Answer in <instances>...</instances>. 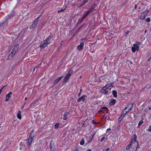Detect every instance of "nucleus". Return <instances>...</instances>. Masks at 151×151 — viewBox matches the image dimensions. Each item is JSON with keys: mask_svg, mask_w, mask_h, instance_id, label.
I'll list each match as a JSON object with an SVG mask.
<instances>
[{"mask_svg": "<svg viewBox=\"0 0 151 151\" xmlns=\"http://www.w3.org/2000/svg\"><path fill=\"white\" fill-rule=\"evenodd\" d=\"M141 45L140 42H136L135 44L133 45V47H132V52H134L136 50L138 51L139 50V46Z\"/></svg>", "mask_w": 151, "mask_h": 151, "instance_id": "obj_1", "label": "nucleus"}, {"mask_svg": "<svg viewBox=\"0 0 151 151\" xmlns=\"http://www.w3.org/2000/svg\"><path fill=\"white\" fill-rule=\"evenodd\" d=\"M149 12V10L148 9H146L145 12H142L140 15V19L142 20H144Z\"/></svg>", "mask_w": 151, "mask_h": 151, "instance_id": "obj_2", "label": "nucleus"}, {"mask_svg": "<svg viewBox=\"0 0 151 151\" xmlns=\"http://www.w3.org/2000/svg\"><path fill=\"white\" fill-rule=\"evenodd\" d=\"M49 44V42H46L45 40H44L41 43L40 47L41 48H44Z\"/></svg>", "mask_w": 151, "mask_h": 151, "instance_id": "obj_3", "label": "nucleus"}, {"mask_svg": "<svg viewBox=\"0 0 151 151\" xmlns=\"http://www.w3.org/2000/svg\"><path fill=\"white\" fill-rule=\"evenodd\" d=\"M63 76H62L58 78H57L55 80L54 82H53V83H52V85H53V86H54L55 85L57 84L60 81L61 79L63 78Z\"/></svg>", "mask_w": 151, "mask_h": 151, "instance_id": "obj_4", "label": "nucleus"}, {"mask_svg": "<svg viewBox=\"0 0 151 151\" xmlns=\"http://www.w3.org/2000/svg\"><path fill=\"white\" fill-rule=\"evenodd\" d=\"M70 77V76H69V75L67 74L65 76L64 78L63 81V84L65 83Z\"/></svg>", "mask_w": 151, "mask_h": 151, "instance_id": "obj_5", "label": "nucleus"}, {"mask_svg": "<svg viewBox=\"0 0 151 151\" xmlns=\"http://www.w3.org/2000/svg\"><path fill=\"white\" fill-rule=\"evenodd\" d=\"M15 53L12 51L9 55L7 60H10L12 59V58L14 55Z\"/></svg>", "mask_w": 151, "mask_h": 151, "instance_id": "obj_6", "label": "nucleus"}, {"mask_svg": "<svg viewBox=\"0 0 151 151\" xmlns=\"http://www.w3.org/2000/svg\"><path fill=\"white\" fill-rule=\"evenodd\" d=\"M84 43L83 42H81L80 45L77 47V49L78 50H82L83 47Z\"/></svg>", "mask_w": 151, "mask_h": 151, "instance_id": "obj_7", "label": "nucleus"}, {"mask_svg": "<svg viewBox=\"0 0 151 151\" xmlns=\"http://www.w3.org/2000/svg\"><path fill=\"white\" fill-rule=\"evenodd\" d=\"M86 96L84 95L82 96L81 97L79 98L78 100H77V102H80L81 101H83L85 100V97Z\"/></svg>", "mask_w": 151, "mask_h": 151, "instance_id": "obj_8", "label": "nucleus"}, {"mask_svg": "<svg viewBox=\"0 0 151 151\" xmlns=\"http://www.w3.org/2000/svg\"><path fill=\"white\" fill-rule=\"evenodd\" d=\"M18 45L17 44H16L14 46V48H13V49L12 50V51L16 53L17 52L18 50Z\"/></svg>", "mask_w": 151, "mask_h": 151, "instance_id": "obj_9", "label": "nucleus"}, {"mask_svg": "<svg viewBox=\"0 0 151 151\" xmlns=\"http://www.w3.org/2000/svg\"><path fill=\"white\" fill-rule=\"evenodd\" d=\"M14 15V13L13 12L10 14L9 15L7 16L6 18V21L7 20L9 19H10L13 17Z\"/></svg>", "mask_w": 151, "mask_h": 151, "instance_id": "obj_10", "label": "nucleus"}, {"mask_svg": "<svg viewBox=\"0 0 151 151\" xmlns=\"http://www.w3.org/2000/svg\"><path fill=\"white\" fill-rule=\"evenodd\" d=\"M41 16V15H40L34 21L33 24L32 25V26L34 27L39 22L38 19Z\"/></svg>", "mask_w": 151, "mask_h": 151, "instance_id": "obj_11", "label": "nucleus"}, {"mask_svg": "<svg viewBox=\"0 0 151 151\" xmlns=\"http://www.w3.org/2000/svg\"><path fill=\"white\" fill-rule=\"evenodd\" d=\"M33 139L29 138L28 140V142H27V146H29L31 145L32 142L33 140Z\"/></svg>", "mask_w": 151, "mask_h": 151, "instance_id": "obj_12", "label": "nucleus"}, {"mask_svg": "<svg viewBox=\"0 0 151 151\" xmlns=\"http://www.w3.org/2000/svg\"><path fill=\"white\" fill-rule=\"evenodd\" d=\"M70 113L69 112H65L63 117V119L65 120H67V115Z\"/></svg>", "mask_w": 151, "mask_h": 151, "instance_id": "obj_13", "label": "nucleus"}, {"mask_svg": "<svg viewBox=\"0 0 151 151\" xmlns=\"http://www.w3.org/2000/svg\"><path fill=\"white\" fill-rule=\"evenodd\" d=\"M133 103H131V104H129L127 105V107H130V108L129 109L128 111H129L130 110H131L132 108H133Z\"/></svg>", "mask_w": 151, "mask_h": 151, "instance_id": "obj_14", "label": "nucleus"}, {"mask_svg": "<svg viewBox=\"0 0 151 151\" xmlns=\"http://www.w3.org/2000/svg\"><path fill=\"white\" fill-rule=\"evenodd\" d=\"M116 100L115 99H113L110 101L109 103V105L110 106L113 105L116 103Z\"/></svg>", "mask_w": 151, "mask_h": 151, "instance_id": "obj_15", "label": "nucleus"}, {"mask_svg": "<svg viewBox=\"0 0 151 151\" xmlns=\"http://www.w3.org/2000/svg\"><path fill=\"white\" fill-rule=\"evenodd\" d=\"M17 116L18 118L19 119H21V111H18L17 115Z\"/></svg>", "mask_w": 151, "mask_h": 151, "instance_id": "obj_16", "label": "nucleus"}, {"mask_svg": "<svg viewBox=\"0 0 151 151\" xmlns=\"http://www.w3.org/2000/svg\"><path fill=\"white\" fill-rule=\"evenodd\" d=\"M132 140L130 142V143H129V144L128 145V146L126 148V149L127 150H129V148H130V147H131L132 144L133 143V142L132 141Z\"/></svg>", "mask_w": 151, "mask_h": 151, "instance_id": "obj_17", "label": "nucleus"}, {"mask_svg": "<svg viewBox=\"0 0 151 151\" xmlns=\"http://www.w3.org/2000/svg\"><path fill=\"white\" fill-rule=\"evenodd\" d=\"M105 109H108L107 107H102L101 108H100V110L98 112L99 113L102 112L103 111V110Z\"/></svg>", "mask_w": 151, "mask_h": 151, "instance_id": "obj_18", "label": "nucleus"}, {"mask_svg": "<svg viewBox=\"0 0 151 151\" xmlns=\"http://www.w3.org/2000/svg\"><path fill=\"white\" fill-rule=\"evenodd\" d=\"M112 93L114 97L115 98L117 97V91L116 90H113L112 91Z\"/></svg>", "mask_w": 151, "mask_h": 151, "instance_id": "obj_19", "label": "nucleus"}, {"mask_svg": "<svg viewBox=\"0 0 151 151\" xmlns=\"http://www.w3.org/2000/svg\"><path fill=\"white\" fill-rule=\"evenodd\" d=\"M127 112L128 111L123 110L122 113V115L121 116L124 117L125 115L127 114Z\"/></svg>", "mask_w": 151, "mask_h": 151, "instance_id": "obj_20", "label": "nucleus"}, {"mask_svg": "<svg viewBox=\"0 0 151 151\" xmlns=\"http://www.w3.org/2000/svg\"><path fill=\"white\" fill-rule=\"evenodd\" d=\"M52 37V36H49L48 37H47L46 39L45 40L46 42H49V40H50V39Z\"/></svg>", "mask_w": 151, "mask_h": 151, "instance_id": "obj_21", "label": "nucleus"}, {"mask_svg": "<svg viewBox=\"0 0 151 151\" xmlns=\"http://www.w3.org/2000/svg\"><path fill=\"white\" fill-rule=\"evenodd\" d=\"M6 98L5 100L6 101H9V99L10 97V96L8 94L6 95Z\"/></svg>", "mask_w": 151, "mask_h": 151, "instance_id": "obj_22", "label": "nucleus"}, {"mask_svg": "<svg viewBox=\"0 0 151 151\" xmlns=\"http://www.w3.org/2000/svg\"><path fill=\"white\" fill-rule=\"evenodd\" d=\"M90 12L88 11L86 14L83 16V19H85L89 14H90Z\"/></svg>", "mask_w": 151, "mask_h": 151, "instance_id": "obj_23", "label": "nucleus"}, {"mask_svg": "<svg viewBox=\"0 0 151 151\" xmlns=\"http://www.w3.org/2000/svg\"><path fill=\"white\" fill-rule=\"evenodd\" d=\"M106 90L105 88V87L104 88V87H103L101 89L100 92L101 93H104L106 91Z\"/></svg>", "mask_w": 151, "mask_h": 151, "instance_id": "obj_24", "label": "nucleus"}, {"mask_svg": "<svg viewBox=\"0 0 151 151\" xmlns=\"http://www.w3.org/2000/svg\"><path fill=\"white\" fill-rule=\"evenodd\" d=\"M134 142H137L138 141H137V136L136 134H134Z\"/></svg>", "mask_w": 151, "mask_h": 151, "instance_id": "obj_25", "label": "nucleus"}, {"mask_svg": "<svg viewBox=\"0 0 151 151\" xmlns=\"http://www.w3.org/2000/svg\"><path fill=\"white\" fill-rule=\"evenodd\" d=\"M85 141L84 140V139L83 138L81 140V141L80 142V144L81 145H83Z\"/></svg>", "mask_w": 151, "mask_h": 151, "instance_id": "obj_26", "label": "nucleus"}, {"mask_svg": "<svg viewBox=\"0 0 151 151\" xmlns=\"http://www.w3.org/2000/svg\"><path fill=\"white\" fill-rule=\"evenodd\" d=\"M8 24L7 22H6V21L3 22V23H0V25L1 26V27L3 25H4L6 24V25H7Z\"/></svg>", "mask_w": 151, "mask_h": 151, "instance_id": "obj_27", "label": "nucleus"}, {"mask_svg": "<svg viewBox=\"0 0 151 151\" xmlns=\"http://www.w3.org/2000/svg\"><path fill=\"white\" fill-rule=\"evenodd\" d=\"M87 2L86 0H84L82 3L80 5V6H81L84 5H85L86 3Z\"/></svg>", "mask_w": 151, "mask_h": 151, "instance_id": "obj_28", "label": "nucleus"}, {"mask_svg": "<svg viewBox=\"0 0 151 151\" xmlns=\"http://www.w3.org/2000/svg\"><path fill=\"white\" fill-rule=\"evenodd\" d=\"M34 137V134H32V133H31L30 134L29 138H32L33 139V138Z\"/></svg>", "mask_w": 151, "mask_h": 151, "instance_id": "obj_29", "label": "nucleus"}, {"mask_svg": "<svg viewBox=\"0 0 151 151\" xmlns=\"http://www.w3.org/2000/svg\"><path fill=\"white\" fill-rule=\"evenodd\" d=\"M124 117L123 116H121L118 119V121H119V123L122 121V119H123Z\"/></svg>", "mask_w": 151, "mask_h": 151, "instance_id": "obj_30", "label": "nucleus"}, {"mask_svg": "<svg viewBox=\"0 0 151 151\" xmlns=\"http://www.w3.org/2000/svg\"><path fill=\"white\" fill-rule=\"evenodd\" d=\"M91 7L92 8V9H93V10H95L96 9V5L95 4H94L93 5V6Z\"/></svg>", "mask_w": 151, "mask_h": 151, "instance_id": "obj_31", "label": "nucleus"}, {"mask_svg": "<svg viewBox=\"0 0 151 151\" xmlns=\"http://www.w3.org/2000/svg\"><path fill=\"white\" fill-rule=\"evenodd\" d=\"M60 124L59 123H56L55 125V128H58L59 127Z\"/></svg>", "mask_w": 151, "mask_h": 151, "instance_id": "obj_32", "label": "nucleus"}, {"mask_svg": "<svg viewBox=\"0 0 151 151\" xmlns=\"http://www.w3.org/2000/svg\"><path fill=\"white\" fill-rule=\"evenodd\" d=\"M7 85H5V86H3L1 88V89L0 90V94L1 93V92H2V91L3 90L4 88Z\"/></svg>", "mask_w": 151, "mask_h": 151, "instance_id": "obj_33", "label": "nucleus"}, {"mask_svg": "<svg viewBox=\"0 0 151 151\" xmlns=\"http://www.w3.org/2000/svg\"><path fill=\"white\" fill-rule=\"evenodd\" d=\"M142 10H143L145 8V6H146V4H144L143 3H142Z\"/></svg>", "mask_w": 151, "mask_h": 151, "instance_id": "obj_34", "label": "nucleus"}, {"mask_svg": "<svg viewBox=\"0 0 151 151\" xmlns=\"http://www.w3.org/2000/svg\"><path fill=\"white\" fill-rule=\"evenodd\" d=\"M145 21L146 22H149L150 21V18L148 17L145 20Z\"/></svg>", "mask_w": 151, "mask_h": 151, "instance_id": "obj_35", "label": "nucleus"}, {"mask_svg": "<svg viewBox=\"0 0 151 151\" xmlns=\"http://www.w3.org/2000/svg\"><path fill=\"white\" fill-rule=\"evenodd\" d=\"M143 123V122L142 120H141L139 121V124H138V126H140L141 125L142 123Z\"/></svg>", "mask_w": 151, "mask_h": 151, "instance_id": "obj_36", "label": "nucleus"}, {"mask_svg": "<svg viewBox=\"0 0 151 151\" xmlns=\"http://www.w3.org/2000/svg\"><path fill=\"white\" fill-rule=\"evenodd\" d=\"M96 134V132L93 133L91 135V139H92L94 137V135H95Z\"/></svg>", "mask_w": 151, "mask_h": 151, "instance_id": "obj_37", "label": "nucleus"}, {"mask_svg": "<svg viewBox=\"0 0 151 151\" xmlns=\"http://www.w3.org/2000/svg\"><path fill=\"white\" fill-rule=\"evenodd\" d=\"M84 19H83V17L82 18V19H81V20H79V22L80 23H81L82 22H83V20Z\"/></svg>", "mask_w": 151, "mask_h": 151, "instance_id": "obj_38", "label": "nucleus"}, {"mask_svg": "<svg viewBox=\"0 0 151 151\" xmlns=\"http://www.w3.org/2000/svg\"><path fill=\"white\" fill-rule=\"evenodd\" d=\"M109 85L107 84V85H106L104 87V88L105 87V89H106V90L109 87Z\"/></svg>", "mask_w": 151, "mask_h": 151, "instance_id": "obj_39", "label": "nucleus"}, {"mask_svg": "<svg viewBox=\"0 0 151 151\" xmlns=\"http://www.w3.org/2000/svg\"><path fill=\"white\" fill-rule=\"evenodd\" d=\"M137 143V146L136 147V149H137L138 147L139 148V143L138 141H137L136 142Z\"/></svg>", "mask_w": 151, "mask_h": 151, "instance_id": "obj_40", "label": "nucleus"}, {"mask_svg": "<svg viewBox=\"0 0 151 151\" xmlns=\"http://www.w3.org/2000/svg\"><path fill=\"white\" fill-rule=\"evenodd\" d=\"M72 73V71H70L68 73V74H68L69 75V76H71V74Z\"/></svg>", "mask_w": 151, "mask_h": 151, "instance_id": "obj_41", "label": "nucleus"}, {"mask_svg": "<svg viewBox=\"0 0 151 151\" xmlns=\"http://www.w3.org/2000/svg\"><path fill=\"white\" fill-rule=\"evenodd\" d=\"M148 131L150 132H151V126L149 127V128L148 129Z\"/></svg>", "mask_w": 151, "mask_h": 151, "instance_id": "obj_42", "label": "nucleus"}, {"mask_svg": "<svg viewBox=\"0 0 151 151\" xmlns=\"http://www.w3.org/2000/svg\"><path fill=\"white\" fill-rule=\"evenodd\" d=\"M105 137H103L101 139V142H102L105 139Z\"/></svg>", "mask_w": 151, "mask_h": 151, "instance_id": "obj_43", "label": "nucleus"}, {"mask_svg": "<svg viewBox=\"0 0 151 151\" xmlns=\"http://www.w3.org/2000/svg\"><path fill=\"white\" fill-rule=\"evenodd\" d=\"M93 10V9H92V8L91 7L88 10L90 12L92 11V10Z\"/></svg>", "mask_w": 151, "mask_h": 151, "instance_id": "obj_44", "label": "nucleus"}, {"mask_svg": "<svg viewBox=\"0 0 151 151\" xmlns=\"http://www.w3.org/2000/svg\"><path fill=\"white\" fill-rule=\"evenodd\" d=\"M108 93V91H106L105 93H104V94H109V93Z\"/></svg>", "mask_w": 151, "mask_h": 151, "instance_id": "obj_45", "label": "nucleus"}, {"mask_svg": "<svg viewBox=\"0 0 151 151\" xmlns=\"http://www.w3.org/2000/svg\"><path fill=\"white\" fill-rule=\"evenodd\" d=\"M86 39V38H82V39H81L80 40V41H83V40H85Z\"/></svg>", "mask_w": 151, "mask_h": 151, "instance_id": "obj_46", "label": "nucleus"}, {"mask_svg": "<svg viewBox=\"0 0 151 151\" xmlns=\"http://www.w3.org/2000/svg\"><path fill=\"white\" fill-rule=\"evenodd\" d=\"M8 94H9L10 96V95L12 94V92H9Z\"/></svg>", "mask_w": 151, "mask_h": 151, "instance_id": "obj_47", "label": "nucleus"}, {"mask_svg": "<svg viewBox=\"0 0 151 151\" xmlns=\"http://www.w3.org/2000/svg\"><path fill=\"white\" fill-rule=\"evenodd\" d=\"M109 148H108L106 149V151H109Z\"/></svg>", "mask_w": 151, "mask_h": 151, "instance_id": "obj_48", "label": "nucleus"}, {"mask_svg": "<svg viewBox=\"0 0 151 151\" xmlns=\"http://www.w3.org/2000/svg\"><path fill=\"white\" fill-rule=\"evenodd\" d=\"M37 67V66H36V67H34V69H33V70L34 71H35V69Z\"/></svg>", "mask_w": 151, "mask_h": 151, "instance_id": "obj_49", "label": "nucleus"}, {"mask_svg": "<svg viewBox=\"0 0 151 151\" xmlns=\"http://www.w3.org/2000/svg\"><path fill=\"white\" fill-rule=\"evenodd\" d=\"M50 148L51 150L52 149H52V146H51L50 145Z\"/></svg>", "mask_w": 151, "mask_h": 151, "instance_id": "obj_50", "label": "nucleus"}, {"mask_svg": "<svg viewBox=\"0 0 151 151\" xmlns=\"http://www.w3.org/2000/svg\"><path fill=\"white\" fill-rule=\"evenodd\" d=\"M137 7V5L135 4L134 5V9H136V8Z\"/></svg>", "mask_w": 151, "mask_h": 151, "instance_id": "obj_51", "label": "nucleus"}, {"mask_svg": "<svg viewBox=\"0 0 151 151\" xmlns=\"http://www.w3.org/2000/svg\"><path fill=\"white\" fill-rule=\"evenodd\" d=\"M127 109V107H126L123 110H124V111H125Z\"/></svg>", "mask_w": 151, "mask_h": 151, "instance_id": "obj_52", "label": "nucleus"}, {"mask_svg": "<svg viewBox=\"0 0 151 151\" xmlns=\"http://www.w3.org/2000/svg\"><path fill=\"white\" fill-rule=\"evenodd\" d=\"M74 151H78V150L77 149H75Z\"/></svg>", "mask_w": 151, "mask_h": 151, "instance_id": "obj_53", "label": "nucleus"}, {"mask_svg": "<svg viewBox=\"0 0 151 151\" xmlns=\"http://www.w3.org/2000/svg\"><path fill=\"white\" fill-rule=\"evenodd\" d=\"M34 131V130L33 129H32V130L31 131V133H32Z\"/></svg>", "mask_w": 151, "mask_h": 151, "instance_id": "obj_54", "label": "nucleus"}, {"mask_svg": "<svg viewBox=\"0 0 151 151\" xmlns=\"http://www.w3.org/2000/svg\"><path fill=\"white\" fill-rule=\"evenodd\" d=\"M111 130V129L110 128H109V129H108L107 130V131H108V130Z\"/></svg>", "mask_w": 151, "mask_h": 151, "instance_id": "obj_55", "label": "nucleus"}, {"mask_svg": "<svg viewBox=\"0 0 151 151\" xmlns=\"http://www.w3.org/2000/svg\"><path fill=\"white\" fill-rule=\"evenodd\" d=\"M81 92H79V94H78V96H80V95H81Z\"/></svg>", "mask_w": 151, "mask_h": 151, "instance_id": "obj_56", "label": "nucleus"}, {"mask_svg": "<svg viewBox=\"0 0 151 151\" xmlns=\"http://www.w3.org/2000/svg\"><path fill=\"white\" fill-rule=\"evenodd\" d=\"M50 151H55L54 149H52Z\"/></svg>", "mask_w": 151, "mask_h": 151, "instance_id": "obj_57", "label": "nucleus"}, {"mask_svg": "<svg viewBox=\"0 0 151 151\" xmlns=\"http://www.w3.org/2000/svg\"><path fill=\"white\" fill-rule=\"evenodd\" d=\"M64 10H63V9H61V10L60 11H61V12H62V11H64Z\"/></svg>", "mask_w": 151, "mask_h": 151, "instance_id": "obj_58", "label": "nucleus"}, {"mask_svg": "<svg viewBox=\"0 0 151 151\" xmlns=\"http://www.w3.org/2000/svg\"><path fill=\"white\" fill-rule=\"evenodd\" d=\"M92 122L93 123H94L95 124V123L94 122V120H93Z\"/></svg>", "mask_w": 151, "mask_h": 151, "instance_id": "obj_59", "label": "nucleus"}, {"mask_svg": "<svg viewBox=\"0 0 151 151\" xmlns=\"http://www.w3.org/2000/svg\"><path fill=\"white\" fill-rule=\"evenodd\" d=\"M129 31H128V32H127L126 34H129Z\"/></svg>", "mask_w": 151, "mask_h": 151, "instance_id": "obj_60", "label": "nucleus"}, {"mask_svg": "<svg viewBox=\"0 0 151 151\" xmlns=\"http://www.w3.org/2000/svg\"><path fill=\"white\" fill-rule=\"evenodd\" d=\"M86 151H91V150H88Z\"/></svg>", "mask_w": 151, "mask_h": 151, "instance_id": "obj_61", "label": "nucleus"}, {"mask_svg": "<svg viewBox=\"0 0 151 151\" xmlns=\"http://www.w3.org/2000/svg\"><path fill=\"white\" fill-rule=\"evenodd\" d=\"M82 91V89L81 88V89L80 90V92H81Z\"/></svg>", "mask_w": 151, "mask_h": 151, "instance_id": "obj_62", "label": "nucleus"}, {"mask_svg": "<svg viewBox=\"0 0 151 151\" xmlns=\"http://www.w3.org/2000/svg\"><path fill=\"white\" fill-rule=\"evenodd\" d=\"M27 99V97H26L25 98V100H26Z\"/></svg>", "mask_w": 151, "mask_h": 151, "instance_id": "obj_63", "label": "nucleus"}, {"mask_svg": "<svg viewBox=\"0 0 151 151\" xmlns=\"http://www.w3.org/2000/svg\"><path fill=\"white\" fill-rule=\"evenodd\" d=\"M151 58V57L148 59V61Z\"/></svg>", "mask_w": 151, "mask_h": 151, "instance_id": "obj_64", "label": "nucleus"}]
</instances>
